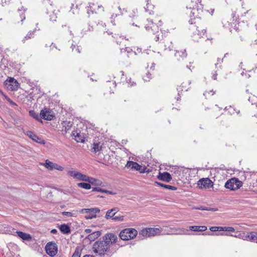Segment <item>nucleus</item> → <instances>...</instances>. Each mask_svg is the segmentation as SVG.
Wrapping results in <instances>:
<instances>
[{
	"label": "nucleus",
	"instance_id": "obj_64",
	"mask_svg": "<svg viewBox=\"0 0 257 257\" xmlns=\"http://www.w3.org/2000/svg\"><path fill=\"white\" fill-rule=\"evenodd\" d=\"M213 12H214V10L213 9H211V14H212L213 13Z\"/></svg>",
	"mask_w": 257,
	"mask_h": 257
},
{
	"label": "nucleus",
	"instance_id": "obj_28",
	"mask_svg": "<svg viewBox=\"0 0 257 257\" xmlns=\"http://www.w3.org/2000/svg\"><path fill=\"white\" fill-rule=\"evenodd\" d=\"M16 233L18 236L23 240H28L31 238V236L29 234L20 231H17Z\"/></svg>",
	"mask_w": 257,
	"mask_h": 257
},
{
	"label": "nucleus",
	"instance_id": "obj_56",
	"mask_svg": "<svg viewBox=\"0 0 257 257\" xmlns=\"http://www.w3.org/2000/svg\"><path fill=\"white\" fill-rule=\"evenodd\" d=\"M131 50H132L131 49H130L128 47H126L125 49H124V51H127V52H129L130 51H131Z\"/></svg>",
	"mask_w": 257,
	"mask_h": 257
},
{
	"label": "nucleus",
	"instance_id": "obj_54",
	"mask_svg": "<svg viewBox=\"0 0 257 257\" xmlns=\"http://www.w3.org/2000/svg\"><path fill=\"white\" fill-rule=\"evenodd\" d=\"M229 108L230 109V110L229 111V112L231 114H233L234 113V110L233 108H232L231 106H230Z\"/></svg>",
	"mask_w": 257,
	"mask_h": 257
},
{
	"label": "nucleus",
	"instance_id": "obj_52",
	"mask_svg": "<svg viewBox=\"0 0 257 257\" xmlns=\"http://www.w3.org/2000/svg\"><path fill=\"white\" fill-rule=\"evenodd\" d=\"M168 49L169 51H171L173 49V45L171 43H170V45L168 46Z\"/></svg>",
	"mask_w": 257,
	"mask_h": 257
},
{
	"label": "nucleus",
	"instance_id": "obj_16",
	"mask_svg": "<svg viewBox=\"0 0 257 257\" xmlns=\"http://www.w3.org/2000/svg\"><path fill=\"white\" fill-rule=\"evenodd\" d=\"M126 167L128 168H131L132 169L139 171L141 173L144 172V170L142 169V166L140 165L137 162H135L133 161H128L126 165Z\"/></svg>",
	"mask_w": 257,
	"mask_h": 257
},
{
	"label": "nucleus",
	"instance_id": "obj_18",
	"mask_svg": "<svg viewBox=\"0 0 257 257\" xmlns=\"http://www.w3.org/2000/svg\"><path fill=\"white\" fill-rule=\"evenodd\" d=\"M158 179L160 180L169 182L171 180L172 177L170 173L168 172H160L158 176Z\"/></svg>",
	"mask_w": 257,
	"mask_h": 257
},
{
	"label": "nucleus",
	"instance_id": "obj_26",
	"mask_svg": "<svg viewBox=\"0 0 257 257\" xmlns=\"http://www.w3.org/2000/svg\"><path fill=\"white\" fill-rule=\"evenodd\" d=\"M189 229L194 231L203 232L207 230V227L205 226H190Z\"/></svg>",
	"mask_w": 257,
	"mask_h": 257
},
{
	"label": "nucleus",
	"instance_id": "obj_55",
	"mask_svg": "<svg viewBox=\"0 0 257 257\" xmlns=\"http://www.w3.org/2000/svg\"><path fill=\"white\" fill-rule=\"evenodd\" d=\"M76 51L78 53H80V49L79 47H77V48L76 49Z\"/></svg>",
	"mask_w": 257,
	"mask_h": 257
},
{
	"label": "nucleus",
	"instance_id": "obj_61",
	"mask_svg": "<svg viewBox=\"0 0 257 257\" xmlns=\"http://www.w3.org/2000/svg\"><path fill=\"white\" fill-rule=\"evenodd\" d=\"M155 39L156 40V41H158L159 39V37H158V35H156V37H155Z\"/></svg>",
	"mask_w": 257,
	"mask_h": 257
},
{
	"label": "nucleus",
	"instance_id": "obj_40",
	"mask_svg": "<svg viewBox=\"0 0 257 257\" xmlns=\"http://www.w3.org/2000/svg\"><path fill=\"white\" fill-rule=\"evenodd\" d=\"M53 168H54V169H55V170H58L60 171H62L64 170V168L62 166H61L56 163L54 164Z\"/></svg>",
	"mask_w": 257,
	"mask_h": 257
},
{
	"label": "nucleus",
	"instance_id": "obj_3",
	"mask_svg": "<svg viewBox=\"0 0 257 257\" xmlns=\"http://www.w3.org/2000/svg\"><path fill=\"white\" fill-rule=\"evenodd\" d=\"M187 9H191L190 16L199 18L203 12V6L200 0H192L190 3L186 7Z\"/></svg>",
	"mask_w": 257,
	"mask_h": 257
},
{
	"label": "nucleus",
	"instance_id": "obj_6",
	"mask_svg": "<svg viewBox=\"0 0 257 257\" xmlns=\"http://www.w3.org/2000/svg\"><path fill=\"white\" fill-rule=\"evenodd\" d=\"M103 7L98 3H90L87 7V11L88 15L90 14L99 13L104 12Z\"/></svg>",
	"mask_w": 257,
	"mask_h": 257
},
{
	"label": "nucleus",
	"instance_id": "obj_33",
	"mask_svg": "<svg viewBox=\"0 0 257 257\" xmlns=\"http://www.w3.org/2000/svg\"><path fill=\"white\" fill-rule=\"evenodd\" d=\"M155 183L157 184L159 186H160L162 187H164V188H166L169 190H176L177 189V188L173 186L164 184H162L161 183L158 182H156Z\"/></svg>",
	"mask_w": 257,
	"mask_h": 257
},
{
	"label": "nucleus",
	"instance_id": "obj_42",
	"mask_svg": "<svg viewBox=\"0 0 257 257\" xmlns=\"http://www.w3.org/2000/svg\"><path fill=\"white\" fill-rule=\"evenodd\" d=\"M123 217L122 216H115L112 218V220L114 221H122Z\"/></svg>",
	"mask_w": 257,
	"mask_h": 257
},
{
	"label": "nucleus",
	"instance_id": "obj_23",
	"mask_svg": "<svg viewBox=\"0 0 257 257\" xmlns=\"http://www.w3.org/2000/svg\"><path fill=\"white\" fill-rule=\"evenodd\" d=\"M73 122L71 121H63L62 122V131H64L66 133L71 128Z\"/></svg>",
	"mask_w": 257,
	"mask_h": 257
},
{
	"label": "nucleus",
	"instance_id": "obj_36",
	"mask_svg": "<svg viewBox=\"0 0 257 257\" xmlns=\"http://www.w3.org/2000/svg\"><path fill=\"white\" fill-rule=\"evenodd\" d=\"M118 10L119 11V14H112L111 16V19H113L114 17H116L117 16L119 15H122L123 14V12H126L127 11L125 9H121V8L120 7H118Z\"/></svg>",
	"mask_w": 257,
	"mask_h": 257
},
{
	"label": "nucleus",
	"instance_id": "obj_39",
	"mask_svg": "<svg viewBox=\"0 0 257 257\" xmlns=\"http://www.w3.org/2000/svg\"><path fill=\"white\" fill-rule=\"evenodd\" d=\"M33 33L32 32H29L26 36H25L24 39L22 40V42L25 43L26 40L31 38L33 37Z\"/></svg>",
	"mask_w": 257,
	"mask_h": 257
},
{
	"label": "nucleus",
	"instance_id": "obj_35",
	"mask_svg": "<svg viewBox=\"0 0 257 257\" xmlns=\"http://www.w3.org/2000/svg\"><path fill=\"white\" fill-rule=\"evenodd\" d=\"M77 186L80 188L87 190L90 189L91 188V185L89 183H79L77 184Z\"/></svg>",
	"mask_w": 257,
	"mask_h": 257
},
{
	"label": "nucleus",
	"instance_id": "obj_17",
	"mask_svg": "<svg viewBox=\"0 0 257 257\" xmlns=\"http://www.w3.org/2000/svg\"><path fill=\"white\" fill-rule=\"evenodd\" d=\"M26 134L34 141L39 144H44V140L38 137L33 132L31 131H27Z\"/></svg>",
	"mask_w": 257,
	"mask_h": 257
},
{
	"label": "nucleus",
	"instance_id": "obj_22",
	"mask_svg": "<svg viewBox=\"0 0 257 257\" xmlns=\"http://www.w3.org/2000/svg\"><path fill=\"white\" fill-rule=\"evenodd\" d=\"M102 149V146L99 142H94L92 146L91 151L97 153H99Z\"/></svg>",
	"mask_w": 257,
	"mask_h": 257
},
{
	"label": "nucleus",
	"instance_id": "obj_59",
	"mask_svg": "<svg viewBox=\"0 0 257 257\" xmlns=\"http://www.w3.org/2000/svg\"><path fill=\"white\" fill-rule=\"evenodd\" d=\"M127 83L128 84H130L131 86H133L134 83V82L132 83H131V80H129V82H128Z\"/></svg>",
	"mask_w": 257,
	"mask_h": 257
},
{
	"label": "nucleus",
	"instance_id": "obj_44",
	"mask_svg": "<svg viewBox=\"0 0 257 257\" xmlns=\"http://www.w3.org/2000/svg\"><path fill=\"white\" fill-rule=\"evenodd\" d=\"M62 214L63 215L66 216L67 217H71V216H72V215H73L72 213H71L70 212H66V211L63 212Z\"/></svg>",
	"mask_w": 257,
	"mask_h": 257
},
{
	"label": "nucleus",
	"instance_id": "obj_15",
	"mask_svg": "<svg viewBox=\"0 0 257 257\" xmlns=\"http://www.w3.org/2000/svg\"><path fill=\"white\" fill-rule=\"evenodd\" d=\"M149 25L146 26V29L147 31L152 30L153 33L157 31L159 27L162 25V22L161 20H159L157 24H155L152 20L149 21Z\"/></svg>",
	"mask_w": 257,
	"mask_h": 257
},
{
	"label": "nucleus",
	"instance_id": "obj_2",
	"mask_svg": "<svg viewBox=\"0 0 257 257\" xmlns=\"http://www.w3.org/2000/svg\"><path fill=\"white\" fill-rule=\"evenodd\" d=\"M173 233L172 229L169 228H146L142 229L140 234L145 237H152L156 235L171 234Z\"/></svg>",
	"mask_w": 257,
	"mask_h": 257
},
{
	"label": "nucleus",
	"instance_id": "obj_47",
	"mask_svg": "<svg viewBox=\"0 0 257 257\" xmlns=\"http://www.w3.org/2000/svg\"><path fill=\"white\" fill-rule=\"evenodd\" d=\"M196 209H199V210H213V209L205 208L202 207H198Z\"/></svg>",
	"mask_w": 257,
	"mask_h": 257
},
{
	"label": "nucleus",
	"instance_id": "obj_38",
	"mask_svg": "<svg viewBox=\"0 0 257 257\" xmlns=\"http://www.w3.org/2000/svg\"><path fill=\"white\" fill-rule=\"evenodd\" d=\"M57 18V15L55 13L53 12L50 15V20L52 22L56 21Z\"/></svg>",
	"mask_w": 257,
	"mask_h": 257
},
{
	"label": "nucleus",
	"instance_id": "obj_27",
	"mask_svg": "<svg viewBox=\"0 0 257 257\" xmlns=\"http://www.w3.org/2000/svg\"><path fill=\"white\" fill-rule=\"evenodd\" d=\"M86 179L87 180H85V182H88L94 185H101L102 184V182L101 181L93 178L89 177L87 176Z\"/></svg>",
	"mask_w": 257,
	"mask_h": 257
},
{
	"label": "nucleus",
	"instance_id": "obj_8",
	"mask_svg": "<svg viewBox=\"0 0 257 257\" xmlns=\"http://www.w3.org/2000/svg\"><path fill=\"white\" fill-rule=\"evenodd\" d=\"M67 174L70 176L72 177L74 179H76L78 181H85L87 180L86 179L87 176L79 172L73 170V169L69 170L67 171Z\"/></svg>",
	"mask_w": 257,
	"mask_h": 257
},
{
	"label": "nucleus",
	"instance_id": "obj_13",
	"mask_svg": "<svg viewBox=\"0 0 257 257\" xmlns=\"http://www.w3.org/2000/svg\"><path fill=\"white\" fill-rule=\"evenodd\" d=\"M241 237L243 240H247L257 243V232H250L246 234L243 233V235H241Z\"/></svg>",
	"mask_w": 257,
	"mask_h": 257
},
{
	"label": "nucleus",
	"instance_id": "obj_50",
	"mask_svg": "<svg viewBox=\"0 0 257 257\" xmlns=\"http://www.w3.org/2000/svg\"><path fill=\"white\" fill-rule=\"evenodd\" d=\"M9 1H5V3H4V2H3V1H2V5L3 6H5V5H6L8 4V3H9Z\"/></svg>",
	"mask_w": 257,
	"mask_h": 257
},
{
	"label": "nucleus",
	"instance_id": "obj_46",
	"mask_svg": "<svg viewBox=\"0 0 257 257\" xmlns=\"http://www.w3.org/2000/svg\"><path fill=\"white\" fill-rule=\"evenodd\" d=\"M210 92H212L211 94V95H213L214 93V92H213L212 90H210L209 91H206L204 93L203 95L205 96H207L208 94L210 93Z\"/></svg>",
	"mask_w": 257,
	"mask_h": 257
},
{
	"label": "nucleus",
	"instance_id": "obj_58",
	"mask_svg": "<svg viewBox=\"0 0 257 257\" xmlns=\"http://www.w3.org/2000/svg\"><path fill=\"white\" fill-rule=\"evenodd\" d=\"M57 232V230L56 229H52L51 230V232L53 233H56V232Z\"/></svg>",
	"mask_w": 257,
	"mask_h": 257
},
{
	"label": "nucleus",
	"instance_id": "obj_43",
	"mask_svg": "<svg viewBox=\"0 0 257 257\" xmlns=\"http://www.w3.org/2000/svg\"><path fill=\"white\" fill-rule=\"evenodd\" d=\"M72 257H80V253L78 250H75Z\"/></svg>",
	"mask_w": 257,
	"mask_h": 257
},
{
	"label": "nucleus",
	"instance_id": "obj_45",
	"mask_svg": "<svg viewBox=\"0 0 257 257\" xmlns=\"http://www.w3.org/2000/svg\"><path fill=\"white\" fill-rule=\"evenodd\" d=\"M151 75V74L149 72H148L146 73V75L144 76L143 79L145 81H149L150 79V76Z\"/></svg>",
	"mask_w": 257,
	"mask_h": 257
},
{
	"label": "nucleus",
	"instance_id": "obj_14",
	"mask_svg": "<svg viewBox=\"0 0 257 257\" xmlns=\"http://www.w3.org/2000/svg\"><path fill=\"white\" fill-rule=\"evenodd\" d=\"M212 181L208 178H202L198 183L200 188H209L212 186Z\"/></svg>",
	"mask_w": 257,
	"mask_h": 257
},
{
	"label": "nucleus",
	"instance_id": "obj_4",
	"mask_svg": "<svg viewBox=\"0 0 257 257\" xmlns=\"http://www.w3.org/2000/svg\"><path fill=\"white\" fill-rule=\"evenodd\" d=\"M138 231L134 228H125L119 233L120 238L123 240H128L134 238L137 235Z\"/></svg>",
	"mask_w": 257,
	"mask_h": 257
},
{
	"label": "nucleus",
	"instance_id": "obj_10",
	"mask_svg": "<svg viewBox=\"0 0 257 257\" xmlns=\"http://www.w3.org/2000/svg\"><path fill=\"white\" fill-rule=\"evenodd\" d=\"M190 32L194 35H198L199 38L203 37L206 33L205 29H199L198 26L191 25L189 28Z\"/></svg>",
	"mask_w": 257,
	"mask_h": 257
},
{
	"label": "nucleus",
	"instance_id": "obj_37",
	"mask_svg": "<svg viewBox=\"0 0 257 257\" xmlns=\"http://www.w3.org/2000/svg\"><path fill=\"white\" fill-rule=\"evenodd\" d=\"M223 229V227L221 226H212L210 228V230L212 232L216 231H222Z\"/></svg>",
	"mask_w": 257,
	"mask_h": 257
},
{
	"label": "nucleus",
	"instance_id": "obj_7",
	"mask_svg": "<svg viewBox=\"0 0 257 257\" xmlns=\"http://www.w3.org/2000/svg\"><path fill=\"white\" fill-rule=\"evenodd\" d=\"M45 250L49 255L52 257L54 256L58 251L57 245L54 242H49L46 244Z\"/></svg>",
	"mask_w": 257,
	"mask_h": 257
},
{
	"label": "nucleus",
	"instance_id": "obj_9",
	"mask_svg": "<svg viewBox=\"0 0 257 257\" xmlns=\"http://www.w3.org/2000/svg\"><path fill=\"white\" fill-rule=\"evenodd\" d=\"M184 170L182 167L174 166L171 171L172 175L175 180H181L183 177V174Z\"/></svg>",
	"mask_w": 257,
	"mask_h": 257
},
{
	"label": "nucleus",
	"instance_id": "obj_11",
	"mask_svg": "<svg viewBox=\"0 0 257 257\" xmlns=\"http://www.w3.org/2000/svg\"><path fill=\"white\" fill-rule=\"evenodd\" d=\"M100 211L98 208H93L90 209H82L81 210V213H85L89 214L86 216V219H92L96 217V213Z\"/></svg>",
	"mask_w": 257,
	"mask_h": 257
},
{
	"label": "nucleus",
	"instance_id": "obj_30",
	"mask_svg": "<svg viewBox=\"0 0 257 257\" xmlns=\"http://www.w3.org/2000/svg\"><path fill=\"white\" fill-rule=\"evenodd\" d=\"M54 163H53L48 160H47L45 163L43 164V165H44L47 169L49 170H54Z\"/></svg>",
	"mask_w": 257,
	"mask_h": 257
},
{
	"label": "nucleus",
	"instance_id": "obj_24",
	"mask_svg": "<svg viewBox=\"0 0 257 257\" xmlns=\"http://www.w3.org/2000/svg\"><path fill=\"white\" fill-rule=\"evenodd\" d=\"M175 57L178 60H181L187 56V53L185 50L177 51L175 54Z\"/></svg>",
	"mask_w": 257,
	"mask_h": 257
},
{
	"label": "nucleus",
	"instance_id": "obj_49",
	"mask_svg": "<svg viewBox=\"0 0 257 257\" xmlns=\"http://www.w3.org/2000/svg\"><path fill=\"white\" fill-rule=\"evenodd\" d=\"M91 231H92V230L90 229H86L84 230V232H85L86 233H92Z\"/></svg>",
	"mask_w": 257,
	"mask_h": 257
},
{
	"label": "nucleus",
	"instance_id": "obj_1",
	"mask_svg": "<svg viewBox=\"0 0 257 257\" xmlns=\"http://www.w3.org/2000/svg\"><path fill=\"white\" fill-rule=\"evenodd\" d=\"M117 239L116 234L111 233H106L103 236L102 240H98L94 243L92 246L93 251L102 256L109 250L110 245L115 243Z\"/></svg>",
	"mask_w": 257,
	"mask_h": 257
},
{
	"label": "nucleus",
	"instance_id": "obj_25",
	"mask_svg": "<svg viewBox=\"0 0 257 257\" xmlns=\"http://www.w3.org/2000/svg\"><path fill=\"white\" fill-rule=\"evenodd\" d=\"M72 135L75 137V140L77 142H83L84 141L83 136H82L80 132L77 131H73Z\"/></svg>",
	"mask_w": 257,
	"mask_h": 257
},
{
	"label": "nucleus",
	"instance_id": "obj_19",
	"mask_svg": "<svg viewBox=\"0 0 257 257\" xmlns=\"http://www.w3.org/2000/svg\"><path fill=\"white\" fill-rule=\"evenodd\" d=\"M14 229L11 226L5 224L0 225V233H12L14 232Z\"/></svg>",
	"mask_w": 257,
	"mask_h": 257
},
{
	"label": "nucleus",
	"instance_id": "obj_53",
	"mask_svg": "<svg viewBox=\"0 0 257 257\" xmlns=\"http://www.w3.org/2000/svg\"><path fill=\"white\" fill-rule=\"evenodd\" d=\"M216 76H217V74L216 73H214L212 75V79H213L214 80H216L217 78H216Z\"/></svg>",
	"mask_w": 257,
	"mask_h": 257
},
{
	"label": "nucleus",
	"instance_id": "obj_20",
	"mask_svg": "<svg viewBox=\"0 0 257 257\" xmlns=\"http://www.w3.org/2000/svg\"><path fill=\"white\" fill-rule=\"evenodd\" d=\"M118 211L119 209L118 208H113L110 210H108L106 213L105 218L107 219L111 218L112 219V218Z\"/></svg>",
	"mask_w": 257,
	"mask_h": 257
},
{
	"label": "nucleus",
	"instance_id": "obj_41",
	"mask_svg": "<svg viewBox=\"0 0 257 257\" xmlns=\"http://www.w3.org/2000/svg\"><path fill=\"white\" fill-rule=\"evenodd\" d=\"M222 231L234 232L235 229L233 227H223Z\"/></svg>",
	"mask_w": 257,
	"mask_h": 257
},
{
	"label": "nucleus",
	"instance_id": "obj_29",
	"mask_svg": "<svg viewBox=\"0 0 257 257\" xmlns=\"http://www.w3.org/2000/svg\"><path fill=\"white\" fill-rule=\"evenodd\" d=\"M154 6L151 4L149 3V0L147 1V4L145 7V9L146 12H148L150 14H152L153 12Z\"/></svg>",
	"mask_w": 257,
	"mask_h": 257
},
{
	"label": "nucleus",
	"instance_id": "obj_12",
	"mask_svg": "<svg viewBox=\"0 0 257 257\" xmlns=\"http://www.w3.org/2000/svg\"><path fill=\"white\" fill-rule=\"evenodd\" d=\"M41 117L44 119L51 120L54 117L53 112L49 109L45 108L41 111Z\"/></svg>",
	"mask_w": 257,
	"mask_h": 257
},
{
	"label": "nucleus",
	"instance_id": "obj_62",
	"mask_svg": "<svg viewBox=\"0 0 257 257\" xmlns=\"http://www.w3.org/2000/svg\"><path fill=\"white\" fill-rule=\"evenodd\" d=\"M184 230H182L181 232H179V233H178V234H185V233L183 232H184Z\"/></svg>",
	"mask_w": 257,
	"mask_h": 257
},
{
	"label": "nucleus",
	"instance_id": "obj_51",
	"mask_svg": "<svg viewBox=\"0 0 257 257\" xmlns=\"http://www.w3.org/2000/svg\"><path fill=\"white\" fill-rule=\"evenodd\" d=\"M23 12H22V15H21V14H20V15L22 19V20H21L22 22L23 21V20L25 19V17L24 16H23Z\"/></svg>",
	"mask_w": 257,
	"mask_h": 257
},
{
	"label": "nucleus",
	"instance_id": "obj_57",
	"mask_svg": "<svg viewBox=\"0 0 257 257\" xmlns=\"http://www.w3.org/2000/svg\"><path fill=\"white\" fill-rule=\"evenodd\" d=\"M83 257H94V256H93L92 255L86 254V255H85L84 256H83Z\"/></svg>",
	"mask_w": 257,
	"mask_h": 257
},
{
	"label": "nucleus",
	"instance_id": "obj_5",
	"mask_svg": "<svg viewBox=\"0 0 257 257\" xmlns=\"http://www.w3.org/2000/svg\"><path fill=\"white\" fill-rule=\"evenodd\" d=\"M242 185L241 181L238 179L233 178L228 180L225 184V187L231 190H235L239 189Z\"/></svg>",
	"mask_w": 257,
	"mask_h": 257
},
{
	"label": "nucleus",
	"instance_id": "obj_60",
	"mask_svg": "<svg viewBox=\"0 0 257 257\" xmlns=\"http://www.w3.org/2000/svg\"><path fill=\"white\" fill-rule=\"evenodd\" d=\"M155 63H152V66H151V67L150 68V69H154V68L155 67Z\"/></svg>",
	"mask_w": 257,
	"mask_h": 257
},
{
	"label": "nucleus",
	"instance_id": "obj_21",
	"mask_svg": "<svg viewBox=\"0 0 257 257\" xmlns=\"http://www.w3.org/2000/svg\"><path fill=\"white\" fill-rule=\"evenodd\" d=\"M101 234V232L100 231H94L90 233L86 237L90 241H92L97 239Z\"/></svg>",
	"mask_w": 257,
	"mask_h": 257
},
{
	"label": "nucleus",
	"instance_id": "obj_34",
	"mask_svg": "<svg viewBox=\"0 0 257 257\" xmlns=\"http://www.w3.org/2000/svg\"><path fill=\"white\" fill-rule=\"evenodd\" d=\"M29 114L31 116L35 118L36 120L38 121L41 120L39 114L36 113L34 110H32L29 111Z\"/></svg>",
	"mask_w": 257,
	"mask_h": 257
},
{
	"label": "nucleus",
	"instance_id": "obj_32",
	"mask_svg": "<svg viewBox=\"0 0 257 257\" xmlns=\"http://www.w3.org/2000/svg\"><path fill=\"white\" fill-rule=\"evenodd\" d=\"M92 191H98V192L105 193H106V194H111V195H114V194H115V193L112 192H111L110 191L102 189H101V188H100L99 187H95V188H93Z\"/></svg>",
	"mask_w": 257,
	"mask_h": 257
},
{
	"label": "nucleus",
	"instance_id": "obj_63",
	"mask_svg": "<svg viewBox=\"0 0 257 257\" xmlns=\"http://www.w3.org/2000/svg\"><path fill=\"white\" fill-rule=\"evenodd\" d=\"M73 47H75V46L73 45H72V46H71V48H72V50L73 51L74 50V48Z\"/></svg>",
	"mask_w": 257,
	"mask_h": 257
},
{
	"label": "nucleus",
	"instance_id": "obj_48",
	"mask_svg": "<svg viewBox=\"0 0 257 257\" xmlns=\"http://www.w3.org/2000/svg\"><path fill=\"white\" fill-rule=\"evenodd\" d=\"M9 101L10 102V103L12 105V106H16L17 104L16 103H15L14 102H13L12 100L9 99Z\"/></svg>",
	"mask_w": 257,
	"mask_h": 257
},
{
	"label": "nucleus",
	"instance_id": "obj_31",
	"mask_svg": "<svg viewBox=\"0 0 257 257\" xmlns=\"http://www.w3.org/2000/svg\"><path fill=\"white\" fill-rule=\"evenodd\" d=\"M60 230L64 234H67L70 232L69 227L65 224H62L60 226Z\"/></svg>",
	"mask_w": 257,
	"mask_h": 257
}]
</instances>
